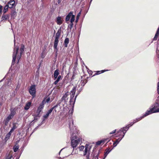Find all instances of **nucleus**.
Listing matches in <instances>:
<instances>
[{
	"label": "nucleus",
	"mask_w": 159,
	"mask_h": 159,
	"mask_svg": "<svg viewBox=\"0 0 159 159\" xmlns=\"http://www.w3.org/2000/svg\"><path fill=\"white\" fill-rule=\"evenodd\" d=\"M87 82V80H81L80 84L75 87H74L70 91V105H74L75 104L76 98L80 93L83 89V87Z\"/></svg>",
	"instance_id": "obj_1"
},
{
	"label": "nucleus",
	"mask_w": 159,
	"mask_h": 159,
	"mask_svg": "<svg viewBox=\"0 0 159 159\" xmlns=\"http://www.w3.org/2000/svg\"><path fill=\"white\" fill-rule=\"evenodd\" d=\"M15 48L14 49V52L13 55V59L12 61V63H14L16 61V58L17 57V59L19 61L20 58L22 54L24 51V46L21 45L20 49V52L18 51L19 47H15L16 43L15 42V40H14Z\"/></svg>",
	"instance_id": "obj_2"
},
{
	"label": "nucleus",
	"mask_w": 159,
	"mask_h": 159,
	"mask_svg": "<svg viewBox=\"0 0 159 159\" xmlns=\"http://www.w3.org/2000/svg\"><path fill=\"white\" fill-rule=\"evenodd\" d=\"M158 112H159V96L156 99L155 103L143 116L144 117L150 114Z\"/></svg>",
	"instance_id": "obj_3"
},
{
	"label": "nucleus",
	"mask_w": 159,
	"mask_h": 159,
	"mask_svg": "<svg viewBox=\"0 0 159 159\" xmlns=\"http://www.w3.org/2000/svg\"><path fill=\"white\" fill-rule=\"evenodd\" d=\"M71 146L74 150V148H75L78 144L80 143V141L81 140V139L77 137L73 134L71 136Z\"/></svg>",
	"instance_id": "obj_4"
},
{
	"label": "nucleus",
	"mask_w": 159,
	"mask_h": 159,
	"mask_svg": "<svg viewBox=\"0 0 159 159\" xmlns=\"http://www.w3.org/2000/svg\"><path fill=\"white\" fill-rule=\"evenodd\" d=\"M129 128V125H127L125 127H123V128H121L117 131V133L120 134L119 136H120V135H121V134L122 132L123 134L122 136L121 137L122 138H123L124 137L126 131L128 130Z\"/></svg>",
	"instance_id": "obj_5"
},
{
	"label": "nucleus",
	"mask_w": 159,
	"mask_h": 159,
	"mask_svg": "<svg viewBox=\"0 0 159 159\" xmlns=\"http://www.w3.org/2000/svg\"><path fill=\"white\" fill-rule=\"evenodd\" d=\"M36 85H32L30 87L29 92L31 95L32 96V98H34L36 95Z\"/></svg>",
	"instance_id": "obj_6"
},
{
	"label": "nucleus",
	"mask_w": 159,
	"mask_h": 159,
	"mask_svg": "<svg viewBox=\"0 0 159 159\" xmlns=\"http://www.w3.org/2000/svg\"><path fill=\"white\" fill-rule=\"evenodd\" d=\"M90 147L89 145L86 144L85 146V150L84 153V155H86V157L87 159L89 158V155L90 154Z\"/></svg>",
	"instance_id": "obj_7"
},
{
	"label": "nucleus",
	"mask_w": 159,
	"mask_h": 159,
	"mask_svg": "<svg viewBox=\"0 0 159 159\" xmlns=\"http://www.w3.org/2000/svg\"><path fill=\"white\" fill-rule=\"evenodd\" d=\"M17 4V3L14 0H10L8 2L7 5L9 8H15Z\"/></svg>",
	"instance_id": "obj_8"
},
{
	"label": "nucleus",
	"mask_w": 159,
	"mask_h": 159,
	"mask_svg": "<svg viewBox=\"0 0 159 159\" xmlns=\"http://www.w3.org/2000/svg\"><path fill=\"white\" fill-rule=\"evenodd\" d=\"M57 107V105L54 106V107L51 108L49 110L47 113L45 115H44L43 116L44 119H43V120H44L46 119H47L48 116H49V115L52 112V111L53 110L54 108H56Z\"/></svg>",
	"instance_id": "obj_9"
},
{
	"label": "nucleus",
	"mask_w": 159,
	"mask_h": 159,
	"mask_svg": "<svg viewBox=\"0 0 159 159\" xmlns=\"http://www.w3.org/2000/svg\"><path fill=\"white\" fill-rule=\"evenodd\" d=\"M45 103V100H43L38 107L37 112L39 113L41 112L43 108L44 105Z\"/></svg>",
	"instance_id": "obj_10"
},
{
	"label": "nucleus",
	"mask_w": 159,
	"mask_h": 159,
	"mask_svg": "<svg viewBox=\"0 0 159 159\" xmlns=\"http://www.w3.org/2000/svg\"><path fill=\"white\" fill-rule=\"evenodd\" d=\"M111 150L110 149V148H107L106 150V152H105L104 154V157L103 159H104L105 157H107L108 154L111 151ZM93 159H98V155H96L95 157H94Z\"/></svg>",
	"instance_id": "obj_11"
},
{
	"label": "nucleus",
	"mask_w": 159,
	"mask_h": 159,
	"mask_svg": "<svg viewBox=\"0 0 159 159\" xmlns=\"http://www.w3.org/2000/svg\"><path fill=\"white\" fill-rule=\"evenodd\" d=\"M73 12L72 11H71L70 12L68 15H67L66 17V22H67V21H69L70 19V18H72L73 16H75L74 15H73Z\"/></svg>",
	"instance_id": "obj_12"
},
{
	"label": "nucleus",
	"mask_w": 159,
	"mask_h": 159,
	"mask_svg": "<svg viewBox=\"0 0 159 159\" xmlns=\"http://www.w3.org/2000/svg\"><path fill=\"white\" fill-rule=\"evenodd\" d=\"M58 42L59 39H55L54 42L53 48L55 49V51L56 52V53H57L58 50L57 49V46Z\"/></svg>",
	"instance_id": "obj_13"
},
{
	"label": "nucleus",
	"mask_w": 159,
	"mask_h": 159,
	"mask_svg": "<svg viewBox=\"0 0 159 159\" xmlns=\"http://www.w3.org/2000/svg\"><path fill=\"white\" fill-rule=\"evenodd\" d=\"M75 16H73V17L71 18L70 20V23L69 24V25H68V28H70V30H71L72 28L73 27V22H74L75 20Z\"/></svg>",
	"instance_id": "obj_14"
},
{
	"label": "nucleus",
	"mask_w": 159,
	"mask_h": 159,
	"mask_svg": "<svg viewBox=\"0 0 159 159\" xmlns=\"http://www.w3.org/2000/svg\"><path fill=\"white\" fill-rule=\"evenodd\" d=\"M17 15V12L16 11V9H14L12 10L11 12V18L12 19H14L15 17H16Z\"/></svg>",
	"instance_id": "obj_15"
},
{
	"label": "nucleus",
	"mask_w": 159,
	"mask_h": 159,
	"mask_svg": "<svg viewBox=\"0 0 159 159\" xmlns=\"http://www.w3.org/2000/svg\"><path fill=\"white\" fill-rule=\"evenodd\" d=\"M69 95V93H66L63 96L62 98L61 99L62 100L64 101L65 102H67L68 99V96Z\"/></svg>",
	"instance_id": "obj_16"
},
{
	"label": "nucleus",
	"mask_w": 159,
	"mask_h": 159,
	"mask_svg": "<svg viewBox=\"0 0 159 159\" xmlns=\"http://www.w3.org/2000/svg\"><path fill=\"white\" fill-rule=\"evenodd\" d=\"M110 140V139L109 138H107V139H104L103 140H102L98 141L96 143V144L97 145H99L103 143H104L107 141V142H108Z\"/></svg>",
	"instance_id": "obj_17"
},
{
	"label": "nucleus",
	"mask_w": 159,
	"mask_h": 159,
	"mask_svg": "<svg viewBox=\"0 0 159 159\" xmlns=\"http://www.w3.org/2000/svg\"><path fill=\"white\" fill-rule=\"evenodd\" d=\"M13 117L12 116H11L10 115H9L6 118V119L5 120V124L6 125H7L8 123L9 120H11Z\"/></svg>",
	"instance_id": "obj_18"
},
{
	"label": "nucleus",
	"mask_w": 159,
	"mask_h": 159,
	"mask_svg": "<svg viewBox=\"0 0 159 159\" xmlns=\"http://www.w3.org/2000/svg\"><path fill=\"white\" fill-rule=\"evenodd\" d=\"M58 25H61L62 23V20L60 16H58L56 21Z\"/></svg>",
	"instance_id": "obj_19"
},
{
	"label": "nucleus",
	"mask_w": 159,
	"mask_h": 159,
	"mask_svg": "<svg viewBox=\"0 0 159 159\" xmlns=\"http://www.w3.org/2000/svg\"><path fill=\"white\" fill-rule=\"evenodd\" d=\"M59 70L58 69H57L54 72V80L56 79L58 76V75H59Z\"/></svg>",
	"instance_id": "obj_20"
},
{
	"label": "nucleus",
	"mask_w": 159,
	"mask_h": 159,
	"mask_svg": "<svg viewBox=\"0 0 159 159\" xmlns=\"http://www.w3.org/2000/svg\"><path fill=\"white\" fill-rule=\"evenodd\" d=\"M31 102H28L27 103H26V104L25 105V106L24 107V109L25 110H28L29 109L30 107L31 106Z\"/></svg>",
	"instance_id": "obj_21"
},
{
	"label": "nucleus",
	"mask_w": 159,
	"mask_h": 159,
	"mask_svg": "<svg viewBox=\"0 0 159 159\" xmlns=\"http://www.w3.org/2000/svg\"><path fill=\"white\" fill-rule=\"evenodd\" d=\"M122 139V138L121 137L117 139L116 141L113 143V145H114V146L116 147L119 143L120 141Z\"/></svg>",
	"instance_id": "obj_22"
},
{
	"label": "nucleus",
	"mask_w": 159,
	"mask_h": 159,
	"mask_svg": "<svg viewBox=\"0 0 159 159\" xmlns=\"http://www.w3.org/2000/svg\"><path fill=\"white\" fill-rule=\"evenodd\" d=\"M2 18L3 20H8L9 18V15L8 14L3 15L2 16Z\"/></svg>",
	"instance_id": "obj_23"
},
{
	"label": "nucleus",
	"mask_w": 159,
	"mask_h": 159,
	"mask_svg": "<svg viewBox=\"0 0 159 159\" xmlns=\"http://www.w3.org/2000/svg\"><path fill=\"white\" fill-rule=\"evenodd\" d=\"M11 134V133L9 132L6 135L5 138V142H6L7 140L9 139L10 136Z\"/></svg>",
	"instance_id": "obj_24"
},
{
	"label": "nucleus",
	"mask_w": 159,
	"mask_h": 159,
	"mask_svg": "<svg viewBox=\"0 0 159 159\" xmlns=\"http://www.w3.org/2000/svg\"><path fill=\"white\" fill-rule=\"evenodd\" d=\"M69 43V39L68 38H66L65 40L64 44L65 47H67L68 44Z\"/></svg>",
	"instance_id": "obj_25"
},
{
	"label": "nucleus",
	"mask_w": 159,
	"mask_h": 159,
	"mask_svg": "<svg viewBox=\"0 0 159 159\" xmlns=\"http://www.w3.org/2000/svg\"><path fill=\"white\" fill-rule=\"evenodd\" d=\"M17 126L15 124H13V126L11 128V129L10 131L9 132L11 133H12L14 131V130L16 128Z\"/></svg>",
	"instance_id": "obj_26"
},
{
	"label": "nucleus",
	"mask_w": 159,
	"mask_h": 159,
	"mask_svg": "<svg viewBox=\"0 0 159 159\" xmlns=\"http://www.w3.org/2000/svg\"><path fill=\"white\" fill-rule=\"evenodd\" d=\"M143 118H144V117H143V116H142L139 118H137L135 120H134V123H135L139 121V120H140L142 119Z\"/></svg>",
	"instance_id": "obj_27"
},
{
	"label": "nucleus",
	"mask_w": 159,
	"mask_h": 159,
	"mask_svg": "<svg viewBox=\"0 0 159 159\" xmlns=\"http://www.w3.org/2000/svg\"><path fill=\"white\" fill-rule=\"evenodd\" d=\"M70 150V148H63L62 149L61 151H60L59 152V154H60L61 152L62 151H65V152H69V151Z\"/></svg>",
	"instance_id": "obj_28"
},
{
	"label": "nucleus",
	"mask_w": 159,
	"mask_h": 159,
	"mask_svg": "<svg viewBox=\"0 0 159 159\" xmlns=\"http://www.w3.org/2000/svg\"><path fill=\"white\" fill-rule=\"evenodd\" d=\"M60 33L59 32V31L58 30L56 34L55 39H59L60 35Z\"/></svg>",
	"instance_id": "obj_29"
},
{
	"label": "nucleus",
	"mask_w": 159,
	"mask_h": 159,
	"mask_svg": "<svg viewBox=\"0 0 159 159\" xmlns=\"http://www.w3.org/2000/svg\"><path fill=\"white\" fill-rule=\"evenodd\" d=\"M9 8L8 6L7 5H6L5 7H4V10L3 11L4 13H5L8 10V8Z\"/></svg>",
	"instance_id": "obj_30"
},
{
	"label": "nucleus",
	"mask_w": 159,
	"mask_h": 159,
	"mask_svg": "<svg viewBox=\"0 0 159 159\" xmlns=\"http://www.w3.org/2000/svg\"><path fill=\"white\" fill-rule=\"evenodd\" d=\"M81 14V11H80L78 14L77 16L76 17V22H78V20L79 18L80 17V16Z\"/></svg>",
	"instance_id": "obj_31"
},
{
	"label": "nucleus",
	"mask_w": 159,
	"mask_h": 159,
	"mask_svg": "<svg viewBox=\"0 0 159 159\" xmlns=\"http://www.w3.org/2000/svg\"><path fill=\"white\" fill-rule=\"evenodd\" d=\"M15 111H14V110H12V109H11V112L10 115L11 116H12L13 117L15 115Z\"/></svg>",
	"instance_id": "obj_32"
},
{
	"label": "nucleus",
	"mask_w": 159,
	"mask_h": 159,
	"mask_svg": "<svg viewBox=\"0 0 159 159\" xmlns=\"http://www.w3.org/2000/svg\"><path fill=\"white\" fill-rule=\"evenodd\" d=\"M19 147L18 146H15L13 148L14 151L15 152H16L18 149Z\"/></svg>",
	"instance_id": "obj_33"
},
{
	"label": "nucleus",
	"mask_w": 159,
	"mask_h": 159,
	"mask_svg": "<svg viewBox=\"0 0 159 159\" xmlns=\"http://www.w3.org/2000/svg\"><path fill=\"white\" fill-rule=\"evenodd\" d=\"M107 70H102L101 71H98L97 72V73H96L95 74L98 75V74H100L101 73H102L104 72H105V71H107Z\"/></svg>",
	"instance_id": "obj_34"
},
{
	"label": "nucleus",
	"mask_w": 159,
	"mask_h": 159,
	"mask_svg": "<svg viewBox=\"0 0 159 159\" xmlns=\"http://www.w3.org/2000/svg\"><path fill=\"white\" fill-rule=\"evenodd\" d=\"M44 100H45V103L46 102H48L50 100V98L49 97L46 98H45Z\"/></svg>",
	"instance_id": "obj_35"
},
{
	"label": "nucleus",
	"mask_w": 159,
	"mask_h": 159,
	"mask_svg": "<svg viewBox=\"0 0 159 159\" xmlns=\"http://www.w3.org/2000/svg\"><path fill=\"white\" fill-rule=\"evenodd\" d=\"M157 91L158 93L159 94V82L157 84Z\"/></svg>",
	"instance_id": "obj_36"
},
{
	"label": "nucleus",
	"mask_w": 159,
	"mask_h": 159,
	"mask_svg": "<svg viewBox=\"0 0 159 159\" xmlns=\"http://www.w3.org/2000/svg\"><path fill=\"white\" fill-rule=\"evenodd\" d=\"M84 148V147L83 146H81L79 148L80 151H82Z\"/></svg>",
	"instance_id": "obj_37"
},
{
	"label": "nucleus",
	"mask_w": 159,
	"mask_h": 159,
	"mask_svg": "<svg viewBox=\"0 0 159 159\" xmlns=\"http://www.w3.org/2000/svg\"><path fill=\"white\" fill-rule=\"evenodd\" d=\"M61 75H60L58 76V77L57 78V79L56 80H58V81H60V80H61Z\"/></svg>",
	"instance_id": "obj_38"
},
{
	"label": "nucleus",
	"mask_w": 159,
	"mask_h": 159,
	"mask_svg": "<svg viewBox=\"0 0 159 159\" xmlns=\"http://www.w3.org/2000/svg\"><path fill=\"white\" fill-rule=\"evenodd\" d=\"M116 131V129H115V130H114L113 131H112L111 132H110L109 134H113L115 133Z\"/></svg>",
	"instance_id": "obj_39"
},
{
	"label": "nucleus",
	"mask_w": 159,
	"mask_h": 159,
	"mask_svg": "<svg viewBox=\"0 0 159 159\" xmlns=\"http://www.w3.org/2000/svg\"><path fill=\"white\" fill-rule=\"evenodd\" d=\"M2 6L1 5H0V14H1V13L2 12Z\"/></svg>",
	"instance_id": "obj_40"
},
{
	"label": "nucleus",
	"mask_w": 159,
	"mask_h": 159,
	"mask_svg": "<svg viewBox=\"0 0 159 159\" xmlns=\"http://www.w3.org/2000/svg\"><path fill=\"white\" fill-rule=\"evenodd\" d=\"M135 123H134V121H133V122L130 123L129 125V127L132 126Z\"/></svg>",
	"instance_id": "obj_41"
},
{
	"label": "nucleus",
	"mask_w": 159,
	"mask_h": 159,
	"mask_svg": "<svg viewBox=\"0 0 159 159\" xmlns=\"http://www.w3.org/2000/svg\"><path fill=\"white\" fill-rule=\"evenodd\" d=\"M41 57L42 58H44V57H45V55H44V53L43 52L42 53Z\"/></svg>",
	"instance_id": "obj_42"
},
{
	"label": "nucleus",
	"mask_w": 159,
	"mask_h": 159,
	"mask_svg": "<svg viewBox=\"0 0 159 159\" xmlns=\"http://www.w3.org/2000/svg\"><path fill=\"white\" fill-rule=\"evenodd\" d=\"M58 82H59V81H58V80H56L54 82V84H55L56 85V84H57L58 83Z\"/></svg>",
	"instance_id": "obj_43"
},
{
	"label": "nucleus",
	"mask_w": 159,
	"mask_h": 159,
	"mask_svg": "<svg viewBox=\"0 0 159 159\" xmlns=\"http://www.w3.org/2000/svg\"><path fill=\"white\" fill-rule=\"evenodd\" d=\"M8 159H13V158L12 156H11Z\"/></svg>",
	"instance_id": "obj_44"
},
{
	"label": "nucleus",
	"mask_w": 159,
	"mask_h": 159,
	"mask_svg": "<svg viewBox=\"0 0 159 159\" xmlns=\"http://www.w3.org/2000/svg\"><path fill=\"white\" fill-rule=\"evenodd\" d=\"M61 1V0H58V3L59 4L60 3Z\"/></svg>",
	"instance_id": "obj_45"
},
{
	"label": "nucleus",
	"mask_w": 159,
	"mask_h": 159,
	"mask_svg": "<svg viewBox=\"0 0 159 159\" xmlns=\"http://www.w3.org/2000/svg\"><path fill=\"white\" fill-rule=\"evenodd\" d=\"M70 126H70V124H69V128H70V131H72V130H71V128H70Z\"/></svg>",
	"instance_id": "obj_46"
},
{
	"label": "nucleus",
	"mask_w": 159,
	"mask_h": 159,
	"mask_svg": "<svg viewBox=\"0 0 159 159\" xmlns=\"http://www.w3.org/2000/svg\"><path fill=\"white\" fill-rule=\"evenodd\" d=\"M64 158V157H60L59 158V159H63Z\"/></svg>",
	"instance_id": "obj_47"
},
{
	"label": "nucleus",
	"mask_w": 159,
	"mask_h": 159,
	"mask_svg": "<svg viewBox=\"0 0 159 159\" xmlns=\"http://www.w3.org/2000/svg\"><path fill=\"white\" fill-rule=\"evenodd\" d=\"M73 110H72L71 111V113H72L73 112Z\"/></svg>",
	"instance_id": "obj_48"
},
{
	"label": "nucleus",
	"mask_w": 159,
	"mask_h": 159,
	"mask_svg": "<svg viewBox=\"0 0 159 159\" xmlns=\"http://www.w3.org/2000/svg\"><path fill=\"white\" fill-rule=\"evenodd\" d=\"M92 0H91L90 2L91 1H92Z\"/></svg>",
	"instance_id": "obj_49"
},
{
	"label": "nucleus",
	"mask_w": 159,
	"mask_h": 159,
	"mask_svg": "<svg viewBox=\"0 0 159 159\" xmlns=\"http://www.w3.org/2000/svg\"><path fill=\"white\" fill-rule=\"evenodd\" d=\"M72 124H73V122H72Z\"/></svg>",
	"instance_id": "obj_50"
}]
</instances>
